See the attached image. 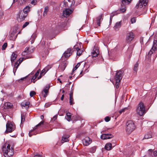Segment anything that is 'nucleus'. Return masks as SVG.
Wrapping results in <instances>:
<instances>
[{
    "mask_svg": "<svg viewBox=\"0 0 157 157\" xmlns=\"http://www.w3.org/2000/svg\"><path fill=\"white\" fill-rule=\"evenodd\" d=\"M2 150L3 155L5 157H11L14 154L13 148L11 147L10 148V145L8 144L7 147H3Z\"/></svg>",
    "mask_w": 157,
    "mask_h": 157,
    "instance_id": "1",
    "label": "nucleus"
},
{
    "mask_svg": "<svg viewBox=\"0 0 157 157\" xmlns=\"http://www.w3.org/2000/svg\"><path fill=\"white\" fill-rule=\"evenodd\" d=\"M136 128L134 122L132 121H127L126 124L125 129L127 133L130 134Z\"/></svg>",
    "mask_w": 157,
    "mask_h": 157,
    "instance_id": "2",
    "label": "nucleus"
},
{
    "mask_svg": "<svg viewBox=\"0 0 157 157\" xmlns=\"http://www.w3.org/2000/svg\"><path fill=\"white\" fill-rule=\"evenodd\" d=\"M136 111L137 114L140 116H143L146 113L145 106L143 102H140L139 103Z\"/></svg>",
    "mask_w": 157,
    "mask_h": 157,
    "instance_id": "3",
    "label": "nucleus"
},
{
    "mask_svg": "<svg viewBox=\"0 0 157 157\" xmlns=\"http://www.w3.org/2000/svg\"><path fill=\"white\" fill-rule=\"evenodd\" d=\"M123 73L122 71H117L116 74L115 78L116 81L115 86L117 88H118L119 87L120 82L122 78Z\"/></svg>",
    "mask_w": 157,
    "mask_h": 157,
    "instance_id": "4",
    "label": "nucleus"
},
{
    "mask_svg": "<svg viewBox=\"0 0 157 157\" xmlns=\"http://www.w3.org/2000/svg\"><path fill=\"white\" fill-rule=\"evenodd\" d=\"M75 3L74 0H65L63 2L61 3V6H62V8H69L74 5Z\"/></svg>",
    "mask_w": 157,
    "mask_h": 157,
    "instance_id": "5",
    "label": "nucleus"
},
{
    "mask_svg": "<svg viewBox=\"0 0 157 157\" xmlns=\"http://www.w3.org/2000/svg\"><path fill=\"white\" fill-rule=\"evenodd\" d=\"M31 57L30 56H26L24 57L20 58L15 63V64L14 65L13 72L14 73V74H15V72L16 71L18 67L23 61L24 60H25L27 59H29Z\"/></svg>",
    "mask_w": 157,
    "mask_h": 157,
    "instance_id": "6",
    "label": "nucleus"
},
{
    "mask_svg": "<svg viewBox=\"0 0 157 157\" xmlns=\"http://www.w3.org/2000/svg\"><path fill=\"white\" fill-rule=\"evenodd\" d=\"M22 10L20 11L17 15V19L18 22H21L25 19L27 15L25 14Z\"/></svg>",
    "mask_w": 157,
    "mask_h": 157,
    "instance_id": "7",
    "label": "nucleus"
},
{
    "mask_svg": "<svg viewBox=\"0 0 157 157\" xmlns=\"http://www.w3.org/2000/svg\"><path fill=\"white\" fill-rule=\"evenodd\" d=\"M15 127L13 124L11 122H8L6 124V130L5 133H7L8 132H11L14 130Z\"/></svg>",
    "mask_w": 157,
    "mask_h": 157,
    "instance_id": "8",
    "label": "nucleus"
},
{
    "mask_svg": "<svg viewBox=\"0 0 157 157\" xmlns=\"http://www.w3.org/2000/svg\"><path fill=\"white\" fill-rule=\"evenodd\" d=\"M148 0H139L138 2L136 4L135 8L139 9L143 6H145L147 4Z\"/></svg>",
    "mask_w": 157,
    "mask_h": 157,
    "instance_id": "9",
    "label": "nucleus"
},
{
    "mask_svg": "<svg viewBox=\"0 0 157 157\" xmlns=\"http://www.w3.org/2000/svg\"><path fill=\"white\" fill-rule=\"evenodd\" d=\"M73 9H65L63 12L62 16L64 17H68L73 12Z\"/></svg>",
    "mask_w": 157,
    "mask_h": 157,
    "instance_id": "10",
    "label": "nucleus"
},
{
    "mask_svg": "<svg viewBox=\"0 0 157 157\" xmlns=\"http://www.w3.org/2000/svg\"><path fill=\"white\" fill-rule=\"evenodd\" d=\"M44 123V121H41L40 123L37 124L35 127V128L33 129V130H31L29 132V135L30 137H31L33 135H36V134L35 133H33L32 132L35 130L36 128H40L41 127L42 125H43Z\"/></svg>",
    "mask_w": 157,
    "mask_h": 157,
    "instance_id": "11",
    "label": "nucleus"
},
{
    "mask_svg": "<svg viewBox=\"0 0 157 157\" xmlns=\"http://www.w3.org/2000/svg\"><path fill=\"white\" fill-rule=\"evenodd\" d=\"M134 37V35L132 32L128 33L126 37V40L128 43H130Z\"/></svg>",
    "mask_w": 157,
    "mask_h": 157,
    "instance_id": "12",
    "label": "nucleus"
},
{
    "mask_svg": "<svg viewBox=\"0 0 157 157\" xmlns=\"http://www.w3.org/2000/svg\"><path fill=\"white\" fill-rule=\"evenodd\" d=\"M83 144L85 146H88L90 144L92 141L91 139L89 137H86L82 140Z\"/></svg>",
    "mask_w": 157,
    "mask_h": 157,
    "instance_id": "13",
    "label": "nucleus"
},
{
    "mask_svg": "<svg viewBox=\"0 0 157 157\" xmlns=\"http://www.w3.org/2000/svg\"><path fill=\"white\" fill-rule=\"evenodd\" d=\"M113 137V135L111 134H103L101 136V138L103 140L109 139Z\"/></svg>",
    "mask_w": 157,
    "mask_h": 157,
    "instance_id": "14",
    "label": "nucleus"
},
{
    "mask_svg": "<svg viewBox=\"0 0 157 157\" xmlns=\"http://www.w3.org/2000/svg\"><path fill=\"white\" fill-rule=\"evenodd\" d=\"M99 50L98 48L94 46L92 53V57H96L99 54Z\"/></svg>",
    "mask_w": 157,
    "mask_h": 157,
    "instance_id": "15",
    "label": "nucleus"
},
{
    "mask_svg": "<svg viewBox=\"0 0 157 157\" xmlns=\"http://www.w3.org/2000/svg\"><path fill=\"white\" fill-rule=\"evenodd\" d=\"M103 14H101L96 18L95 21L98 26L100 25V22L103 19Z\"/></svg>",
    "mask_w": 157,
    "mask_h": 157,
    "instance_id": "16",
    "label": "nucleus"
},
{
    "mask_svg": "<svg viewBox=\"0 0 157 157\" xmlns=\"http://www.w3.org/2000/svg\"><path fill=\"white\" fill-rule=\"evenodd\" d=\"M67 66V64L66 62H63L60 64L59 66L58 69L60 71H63Z\"/></svg>",
    "mask_w": 157,
    "mask_h": 157,
    "instance_id": "17",
    "label": "nucleus"
},
{
    "mask_svg": "<svg viewBox=\"0 0 157 157\" xmlns=\"http://www.w3.org/2000/svg\"><path fill=\"white\" fill-rule=\"evenodd\" d=\"M134 48V45H130L127 50V53L128 55L129 56V57H130L131 56L132 53V51Z\"/></svg>",
    "mask_w": 157,
    "mask_h": 157,
    "instance_id": "18",
    "label": "nucleus"
},
{
    "mask_svg": "<svg viewBox=\"0 0 157 157\" xmlns=\"http://www.w3.org/2000/svg\"><path fill=\"white\" fill-rule=\"evenodd\" d=\"M48 89L49 88L47 87L42 91L41 94L45 98L47 96L48 92Z\"/></svg>",
    "mask_w": 157,
    "mask_h": 157,
    "instance_id": "19",
    "label": "nucleus"
},
{
    "mask_svg": "<svg viewBox=\"0 0 157 157\" xmlns=\"http://www.w3.org/2000/svg\"><path fill=\"white\" fill-rule=\"evenodd\" d=\"M71 50L70 48H68L64 52L63 54V56L65 58H68L71 55Z\"/></svg>",
    "mask_w": 157,
    "mask_h": 157,
    "instance_id": "20",
    "label": "nucleus"
},
{
    "mask_svg": "<svg viewBox=\"0 0 157 157\" xmlns=\"http://www.w3.org/2000/svg\"><path fill=\"white\" fill-rule=\"evenodd\" d=\"M30 48H26L25 50L22 52V56H27L31 52H30L31 50H30Z\"/></svg>",
    "mask_w": 157,
    "mask_h": 157,
    "instance_id": "21",
    "label": "nucleus"
},
{
    "mask_svg": "<svg viewBox=\"0 0 157 157\" xmlns=\"http://www.w3.org/2000/svg\"><path fill=\"white\" fill-rule=\"evenodd\" d=\"M77 45L74 46V48L75 49H76V50L77 51V55L79 56L82 54V51L80 50V48L77 47Z\"/></svg>",
    "mask_w": 157,
    "mask_h": 157,
    "instance_id": "22",
    "label": "nucleus"
},
{
    "mask_svg": "<svg viewBox=\"0 0 157 157\" xmlns=\"http://www.w3.org/2000/svg\"><path fill=\"white\" fill-rule=\"evenodd\" d=\"M13 106V104L10 102H6L4 104V107L5 109L11 108Z\"/></svg>",
    "mask_w": 157,
    "mask_h": 157,
    "instance_id": "23",
    "label": "nucleus"
},
{
    "mask_svg": "<svg viewBox=\"0 0 157 157\" xmlns=\"http://www.w3.org/2000/svg\"><path fill=\"white\" fill-rule=\"evenodd\" d=\"M30 7L29 6H27L25 7L22 11L24 12V13L27 16L28 13L30 11Z\"/></svg>",
    "mask_w": 157,
    "mask_h": 157,
    "instance_id": "24",
    "label": "nucleus"
},
{
    "mask_svg": "<svg viewBox=\"0 0 157 157\" xmlns=\"http://www.w3.org/2000/svg\"><path fill=\"white\" fill-rule=\"evenodd\" d=\"M17 57V55L15 52L12 53L11 58V60L12 64L14 61V60L16 59Z\"/></svg>",
    "mask_w": 157,
    "mask_h": 157,
    "instance_id": "25",
    "label": "nucleus"
},
{
    "mask_svg": "<svg viewBox=\"0 0 157 157\" xmlns=\"http://www.w3.org/2000/svg\"><path fill=\"white\" fill-rule=\"evenodd\" d=\"M69 102L70 105H72L74 104V99L73 97V93H71L70 94Z\"/></svg>",
    "mask_w": 157,
    "mask_h": 157,
    "instance_id": "26",
    "label": "nucleus"
},
{
    "mask_svg": "<svg viewBox=\"0 0 157 157\" xmlns=\"http://www.w3.org/2000/svg\"><path fill=\"white\" fill-rule=\"evenodd\" d=\"M105 148L107 150H110L112 148V144L109 143L106 144L105 146Z\"/></svg>",
    "mask_w": 157,
    "mask_h": 157,
    "instance_id": "27",
    "label": "nucleus"
},
{
    "mask_svg": "<svg viewBox=\"0 0 157 157\" xmlns=\"http://www.w3.org/2000/svg\"><path fill=\"white\" fill-rule=\"evenodd\" d=\"M66 119L69 121L71 120V115L70 113H66L65 117Z\"/></svg>",
    "mask_w": 157,
    "mask_h": 157,
    "instance_id": "28",
    "label": "nucleus"
},
{
    "mask_svg": "<svg viewBox=\"0 0 157 157\" xmlns=\"http://www.w3.org/2000/svg\"><path fill=\"white\" fill-rule=\"evenodd\" d=\"M29 104V101H24L21 103V105L22 107H28Z\"/></svg>",
    "mask_w": 157,
    "mask_h": 157,
    "instance_id": "29",
    "label": "nucleus"
},
{
    "mask_svg": "<svg viewBox=\"0 0 157 157\" xmlns=\"http://www.w3.org/2000/svg\"><path fill=\"white\" fill-rule=\"evenodd\" d=\"M121 25V22L119 21L117 22L114 26V28L115 29H118L120 28Z\"/></svg>",
    "mask_w": 157,
    "mask_h": 157,
    "instance_id": "30",
    "label": "nucleus"
},
{
    "mask_svg": "<svg viewBox=\"0 0 157 157\" xmlns=\"http://www.w3.org/2000/svg\"><path fill=\"white\" fill-rule=\"evenodd\" d=\"M151 137V132H150L145 135L144 138L145 139H148Z\"/></svg>",
    "mask_w": 157,
    "mask_h": 157,
    "instance_id": "31",
    "label": "nucleus"
},
{
    "mask_svg": "<svg viewBox=\"0 0 157 157\" xmlns=\"http://www.w3.org/2000/svg\"><path fill=\"white\" fill-rule=\"evenodd\" d=\"M139 64L137 63H136L135 65L133 70L134 71V73H135V74H136L137 73V71L138 69Z\"/></svg>",
    "mask_w": 157,
    "mask_h": 157,
    "instance_id": "32",
    "label": "nucleus"
},
{
    "mask_svg": "<svg viewBox=\"0 0 157 157\" xmlns=\"http://www.w3.org/2000/svg\"><path fill=\"white\" fill-rule=\"evenodd\" d=\"M68 137L67 136H64L62 137V139L61 140V142L62 143H63L65 142L68 141Z\"/></svg>",
    "mask_w": 157,
    "mask_h": 157,
    "instance_id": "33",
    "label": "nucleus"
},
{
    "mask_svg": "<svg viewBox=\"0 0 157 157\" xmlns=\"http://www.w3.org/2000/svg\"><path fill=\"white\" fill-rule=\"evenodd\" d=\"M48 10V7L47 6L45 7L44 8V10L43 12V16H45L47 15V13Z\"/></svg>",
    "mask_w": 157,
    "mask_h": 157,
    "instance_id": "34",
    "label": "nucleus"
},
{
    "mask_svg": "<svg viewBox=\"0 0 157 157\" xmlns=\"http://www.w3.org/2000/svg\"><path fill=\"white\" fill-rule=\"evenodd\" d=\"M131 1V0H122V3L123 5L128 4Z\"/></svg>",
    "mask_w": 157,
    "mask_h": 157,
    "instance_id": "35",
    "label": "nucleus"
},
{
    "mask_svg": "<svg viewBox=\"0 0 157 157\" xmlns=\"http://www.w3.org/2000/svg\"><path fill=\"white\" fill-rule=\"evenodd\" d=\"M80 63H78L76 66L74 67L72 73H73L74 71H75L80 66Z\"/></svg>",
    "mask_w": 157,
    "mask_h": 157,
    "instance_id": "36",
    "label": "nucleus"
},
{
    "mask_svg": "<svg viewBox=\"0 0 157 157\" xmlns=\"http://www.w3.org/2000/svg\"><path fill=\"white\" fill-rule=\"evenodd\" d=\"M128 109L127 107L124 108L120 110L119 113L120 114H121L122 113L124 112L125 110Z\"/></svg>",
    "mask_w": 157,
    "mask_h": 157,
    "instance_id": "37",
    "label": "nucleus"
},
{
    "mask_svg": "<svg viewBox=\"0 0 157 157\" xmlns=\"http://www.w3.org/2000/svg\"><path fill=\"white\" fill-rule=\"evenodd\" d=\"M57 115H56L54 116L51 119V121L52 122H54L55 120H56L57 118Z\"/></svg>",
    "mask_w": 157,
    "mask_h": 157,
    "instance_id": "38",
    "label": "nucleus"
},
{
    "mask_svg": "<svg viewBox=\"0 0 157 157\" xmlns=\"http://www.w3.org/2000/svg\"><path fill=\"white\" fill-rule=\"evenodd\" d=\"M126 11V9L124 6H122V8L121 9H120V11L121 13H124Z\"/></svg>",
    "mask_w": 157,
    "mask_h": 157,
    "instance_id": "39",
    "label": "nucleus"
},
{
    "mask_svg": "<svg viewBox=\"0 0 157 157\" xmlns=\"http://www.w3.org/2000/svg\"><path fill=\"white\" fill-rule=\"evenodd\" d=\"M36 94V92L34 91H31L30 93V96L31 97H33Z\"/></svg>",
    "mask_w": 157,
    "mask_h": 157,
    "instance_id": "40",
    "label": "nucleus"
},
{
    "mask_svg": "<svg viewBox=\"0 0 157 157\" xmlns=\"http://www.w3.org/2000/svg\"><path fill=\"white\" fill-rule=\"evenodd\" d=\"M29 22H25L23 25L22 28H24L27 26L29 24Z\"/></svg>",
    "mask_w": 157,
    "mask_h": 157,
    "instance_id": "41",
    "label": "nucleus"
},
{
    "mask_svg": "<svg viewBox=\"0 0 157 157\" xmlns=\"http://www.w3.org/2000/svg\"><path fill=\"white\" fill-rule=\"evenodd\" d=\"M7 43H5L2 46V50H5L6 48L7 47Z\"/></svg>",
    "mask_w": 157,
    "mask_h": 157,
    "instance_id": "42",
    "label": "nucleus"
},
{
    "mask_svg": "<svg viewBox=\"0 0 157 157\" xmlns=\"http://www.w3.org/2000/svg\"><path fill=\"white\" fill-rule=\"evenodd\" d=\"M48 70V69H47L46 68H45L42 71L41 73H42L43 74V75H44Z\"/></svg>",
    "mask_w": 157,
    "mask_h": 157,
    "instance_id": "43",
    "label": "nucleus"
},
{
    "mask_svg": "<svg viewBox=\"0 0 157 157\" xmlns=\"http://www.w3.org/2000/svg\"><path fill=\"white\" fill-rule=\"evenodd\" d=\"M25 120V117L24 115L21 114V123L22 124V122H24Z\"/></svg>",
    "mask_w": 157,
    "mask_h": 157,
    "instance_id": "44",
    "label": "nucleus"
},
{
    "mask_svg": "<svg viewBox=\"0 0 157 157\" xmlns=\"http://www.w3.org/2000/svg\"><path fill=\"white\" fill-rule=\"evenodd\" d=\"M136 18L133 17L131 19V22L132 23H134L136 22Z\"/></svg>",
    "mask_w": 157,
    "mask_h": 157,
    "instance_id": "45",
    "label": "nucleus"
},
{
    "mask_svg": "<svg viewBox=\"0 0 157 157\" xmlns=\"http://www.w3.org/2000/svg\"><path fill=\"white\" fill-rule=\"evenodd\" d=\"M37 3V1L36 0H33L31 2V4L32 5H35Z\"/></svg>",
    "mask_w": 157,
    "mask_h": 157,
    "instance_id": "46",
    "label": "nucleus"
},
{
    "mask_svg": "<svg viewBox=\"0 0 157 157\" xmlns=\"http://www.w3.org/2000/svg\"><path fill=\"white\" fill-rule=\"evenodd\" d=\"M105 120L106 122H108L110 120V118L109 117H106L105 118Z\"/></svg>",
    "mask_w": 157,
    "mask_h": 157,
    "instance_id": "47",
    "label": "nucleus"
},
{
    "mask_svg": "<svg viewBox=\"0 0 157 157\" xmlns=\"http://www.w3.org/2000/svg\"><path fill=\"white\" fill-rule=\"evenodd\" d=\"M90 152L91 153H94L95 151V149L94 147H92L90 149Z\"/></svg>",
    "mask_w": 157,
    "mask_h": 157,
    "instance_id": "48",
    "label": "nucleus"
},
{
    "mask_svg": "<svg viewBox=\"0 0 157 157\" xmlns=\"http://www.w3.org/2000/svg\"><path fill=\"white\" fill-rule=\"evenodd\" d=\"M37 78V77L35 75L33 77L32 79H31V81L33 82L34 83L35 82V81H34Z\"/></svg>",
    "mask_w": 157,
    "mask_h": 157,
    "instance_id": "49",
    "label": "nucleus"
},
{
    "mask_svg": "<svg viewBox=\"0 0 157 157\" xmlns=\"http://www.w3.org/2000/svg\"><path fill=\"white\" fill-rule=\"evenodd\" d=\"M153 155L154 157H157V151H154Z\"/></svg>",
    "mask_w": 157,
    "mask_h": 157,
    "instance_id": "50",
    "label": "nucleus"
},
{
    "mask_svg": "<svg viewBox=\"0 0 157 157\" xmlns=\"http://www.w3.org/2000/svg\"><path fill=\"white\" fill-rule=\"evenodd\" d=\"M29 0H21V2L23 4L27 2Z\"/></svg>",
    "mask_w": 157,
    "mask_h": 157,
    "instance_id": "51",
    "label": "nucleus"
},
{
    "mask_svg": "<svg viewBox=\"0 0 157 157\" xmlns=\"http://www.w3.org/2000/svg\"><path fill=\"white\" fill-rule=\"evenodd\" d=\"M43 75V74L41 72L40 73V74L39 76L38 77L37 79H39L41 78Z\"/></svg>",
    "mask_w": 157,
    "mask_h": 157,
    "instance_id": "52",
    "label": "nucleus"
},
{
    "mask_svg": "<svg viewBox=\"0 0 157 157\" xmlns=\"http://www.w3.org/2000/svg\"><path fill=\"white\" fill-rule=\"evenodd\" d=\"M39 71H37V72L36 73V74L34 75L37 77L39 75Z\"/></svg>",
    "mask_w": 157,
    "mask_h": 157,
    "instance_id": "53",
    "label": "nucleus"
},
{
    "mask_svg": "<svg viewBox=\"0 0 157 157\" xmlns=\"http://www.w3.org/2000/svg\"><path fill=\"white\" fill-rule=\"evenodd\" d=\"M2 16H3V13L0 12V19L2 17Z\"/></svg>",
    "mask_w": 157,
    "mask_h": 157,
    "instance_id": "54",
    "label": "nucleus"
},
{
    "mask_svg": "<svg viewBox=\"0 0 157 157\" xmlns=\"http://www.w3.org/2000/svg\"><path fill=\"white\" fill-rule=\"evenodd\" d=\"M113 16H112V15L110 16V22L112 21V18Z\"/></svg>",
    "mask_w": 157,
    "mask_h": 157,
    "instance_id": "55",
    "label": "nucleus"
},
{
    "mask_svg": "<svg viewBox=\"0 0 157 157\" xmlns=\"http://www.w3.org/2000/svg\"><path fill=\"white\" fill-rule=\"evenodd\" d=\"M64 98V95H63L62 96V97H61V100H63V99Z\"/></svg>",
    "mask_w": 157,
    "mask_h": 157,
    "instance_id": "56",
    "label": "nucleus"
},
{
    "mask_svg": "<svg viewBox=\"0 0 157 157\" xmlns=\"http://www.w3.org/2000/svg\"><path fill=\"white\" fill-rule=\"evenodd\" d=\"M34 157H40V155H35Z\"/></svg>",
    "mask_w": 157,
    "mask_h": 157,
    "instance_id": "57",
    "label": "nucleus"
},
{
    "mask_svg": "<svg viewBox=\"0 0 157 157\" xmlns=\"http://www.w3.org/2000/svg\"><path fill=\"white\" fill-rule=\"evenodd\" d=\"M40 118H41V119H42V120L43 119H44V116L42 115H41L40 116Z\"/></svg>",
    "mask_w": 157,
    "mask_h": 157,
    "instance_id": "58",
    "label": "nucleus"
},
{
    "mask_svg": "<svg viewBox=\"0 0 157 157\" xmlns=\"http://www.w3.org/2000/svg\"><path fill=\"white\" fill-rule=\"evenodd\" d=\"M26 79V77H24V78H22L21 79V80H24V79Z\"/></svg>",
    "mask_w": 157,
    "mask_h": 157,
    "instance_id": "59",
    "label": "nucleus"
},
{
    "mask_svg": "<svg viewBox=\"0 0 157 157\" xmlns=\"http://www.w3.org/2000/svg\"><path fill=\"white\" fill-rule=\"evenodd\" d=\"M152 149H149L148 150V152H151L152 151Z\"/></svg>",
    "mask_w": 157,
    "mask_h": 157,
    "instance_id": "60",
    "label": "nucleus"
},
{
    "mask_svg": "<svg viewBox=\"0 0 157 157\" xmlns=\"http://www.w3.org/2000/svg\"><path fill=\"white\" fill-rule=\"evenodd\" d=\"M58 80L59 81V82L61 83H62L61 81L60 80V78H58Z\"/></svg>",
    "mask_w": 157,
    "mask_h": 157,
    "instance_id": "61",
    "label": "nucleus"
},
{
    "mask_svg": "<svg viewBox=\"0 0 157 157\" xmlns=\"http://www.w3.org/2000/svg\"><path fill=\"white\" fill-rule=\"evenodd\" d=\"M72 78V76H71L69 77L70 79H71Z\"/></svg>",
    "mask_w": 157,
    "mask_h": 157,
    "instance_id": "62",
    "label": "nucleus"
},
{
    "mask_svg": "<svg viewBox=\"0 0 157 157\" xmlns=\"http://www.w3.org/2000/svg\"><path fill=\"white\" fill-rule=\"evenodd\" d=\"M82 71L80 73V74H82Z\"/></svg>",
    "mask_w": 157,
    "mask_h": 157,
    "instance_id": "63",
    "label": "nucleus"
},
{
    "mask_svg": "<svg viewBox=\"0 0 157 157\" xmlns=\"http://www.w3.org/2000/svg\"><path fill=\"white\" fill-rule=\"evenodd\" d=\"M155 96H157V93L156 94Z\"/></svg>",
    "mask_w": 157,
    "mask_h": 157,
    "instance_id": "64",
    "label": "nucleus"
}]
</instances>
